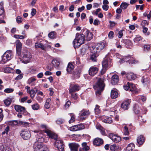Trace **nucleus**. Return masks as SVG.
<instances>
[{"label":"nucleus","instance_id":"864d4df0","mask_svg":"<svg viewBox=\"0 0 151 151\" xmlns=\"http://www.w3.org/2000/svg\"><path fill=\"white\" fill-rule=\"evenodd\" d=\"M9 130V126H7V127H6L4 130L3 132H2V134L3 135L4 134H5V133H6V134H7Z\"/></svg>","mask_w":151,"mask_h":151},{"label":"nucleus","instance_id":"bb28decb","mask_svg":"<svg viewBox=\"0 0 151 151\" xmlns=\"http://www.w3.org/2000/svg\"><path fill=\"white\" fill-rule=\"evenodd\" d=\"M118 93L116 89H114L111 91V98L116 99L118 97Z\"/></svg>","mask_w":151,"mask_h":151},{"label":"nucleus","instance_id":"09e8293b","mask_svg":"<svg viewBox=\"0 0 151 151\" xmlns=\"http://www.w3.org/2000/svg\"><path fill=\"white\" fill-rule=\"evenodd\" d=\"M32 106V109L34 110H37L40 107L39 105L37 103L33 104Z\"/></svg>","mask_w":151,"mask_h":151},{"label":"nucleus","instance_id":"412c9836","mask_svg":"<svg viewBox=\"0 0 151 151\" xmlns=\"http://www.w3.org/2000/svg\"><path fill=\"white\" fill-rule=\"evenodd\" d=\"M119 77L116 75H114L111 77V83L112 84L115 85L119 82Z\"/></svg>","mask_w":151,"mask_h":151},{"label":"nucleus","instance_id":"cd10ccee","mask_svg":"<svg viewBox=\"0 0 151 151\" xmlns=\"http://www.w3.org/2000/svg\"><path fill=\"white\" fill-rule=\"evenodd\" d=\"M138 106L137 105H135V106L134 107V111L135 114H139V113H141L142 114H146V108H144V111H140L139 109H137Z\"/></svg>","mask_w":151,"mask_h":151},{"label":"nucleus","instance_id":"5701e85b","mask_svg":"<svg viewBox=\"0 0 151 151\" xmlns=\"http://www.w3.org/2000/svg\"><path fill=\"white\" fill-rule=\"evenodd\" d=\"M74 68V66L72 63L70 62L68 64L66 70L68 73H71Z\"/></svg>","mask_w":151,"mask_h":151},{"label":"nucleus","instance_id":"f704fd0d","mask_svg":"<svg viewBox=\"0 0 151 151\" xmlns=\"http://www.w3.org/2000/svg\"><path fill=\"white\" fill-rule=\"evenodd\" d=\"M82 150L87 151L89 149V147L87 145V144L86 142H83L82 144Z\"/></svg>","mask_w":151,"mask_h":151},{"label":"nucleus","instance_id":"39448f33","mask_svg":"<svg viewBox=\"0 0 151 151\" xmlns=\"http://www.w3.org/2000/svg\"><path fill=\"white\" fill-rule=\"evenodd\" d=\"M13 57V54L12 50L6 51L2 57V61L4 63L11 60Z\"/></svg>","mask_w":151,"mask_h":151},{"label":"nucleus","instance_id":"de8ad7c7","mask_svg":"<svg viewBox=\"0 0 151 151\" xmlns=\"http://www.w3.org/2000/svg\"><path fill=\"white\" fill-rule=\"evenodd\" d=\"M96 128L97 129H99L100 130V132L101 134L102 135H104L105 134V132L104 130V128L101 126H96Z\"/></svg>","mask_w":151,"mask_h":151},{"label":"nucleus","instance_id":"ea45409f","mask_svg":"<svg viewBox=\"0 0 151 151\" xmlns=\"http://www.w3.org/2000/svg\"><path fill=\"white\" fill-rule=\"evenodd\" d=\"M149 81V79L147 76H145L142 77L141 81L143 84H147Z\"/></svg>","mask_w":151,"mask_h":151},{"label":"nucleus","instance_id":"0eeeda50","mask_svg":"<svg viewBox=\"0 0 151 151\" xmlns=\"http://www.w3.org/2000/svg\"><path fill=\"white\" fill-rule=\"evenodd\" d=\"M124 62H128L129 64H132V63L136 64L138 63V61L130 56L124 57L123 58H122V59L120 60V63H123Z\"/></svg>","mask_w":151,"mask_h":151},{"label":"nucleus","instance_id":"79ce46f5","mask_svg":"<svg viewBox=\"0 0 151 151\" xmlns=\"http://www.w3.org/2000/svg\"><path fill=\"white\" fill-rule=\"evenodd\" d=\"M103 121L106 123L111 124L112 122L113 121L111 117H108L104 119Z\"/></svg>","mask_w":151,"mask_h":151},{"label":"nucleus","instance_id":"9d476101","mask_svg":"<svg viewBox=\"0 0 151 151\" xmlns=\"http://www.w3.org/2000/svg\"><path fill=\"white\" fill-rule=\"evenodd\" d=\"M20 135L22 138L26 140L29 139L31 136L30 132L28 130H22Z\"/></svg>","mask_w":151,"mask_h":151},{"label":"nucleus","instance_id":"5fc2aeb1","mask_svg":"<svg viewBox=\"0 0 151 151\" xmlns=\"http://www.w3.org/2000/svg\"><path fill=\"white\" fill-rule=\"evenodd\" d=\"M137 99L138 100L141 99L143 102H144L146 100V97L143 96H140L137 98Z\"/></svg>","mask_w":151,"mask_h":151},{"label":"nucleus","instance_id":"c85d7f7f","mask_svg":"<svg viewBox=\"0 0 151 151\" xmlns=\"http://www.w3.org/2000/svg\"><path fill=\"white\" fill-rule=\"evenodd\" d=\"M35 46L36 48H40L43 50H44L45 49L44 45L40 42H36L35 43Z\"/></svg>","mask_w":151,"mask_h":151},{"label":"nucleus","instance_id":"c756f323","mask_svg":"<svg viewBox=\"0 0 151 151\" xmlns=\"http://www.w3.org/2000/svg\"><path fill=\"white\" fill-rule=\"evenodd\" d=\"M91 52L93 54L91 55L90 59L93 62H95L96 61V57L98 56L99 53H94L92 51L93 50L92 49H91Z\"/></svg>","mask_w":151,"mask_h":151},{"label":"nucleus","instance_id":"72a5a7b5","mask_svg":"<svg viewBox=\"0 0 151 151\" xmlns=\"http://www.w3.org/2000/svg\"><path fill=\"white\" fill-rule=\"evenodd\" d=\"M52 63L55 68L58 67L60 64L59 61L56 59H53L52 61Z\"/></svg>","mask_w":151,"mask_h":151},{"label":"nucleus","instance_id":"bf43d9fd","mask_svg":"<svg viewBox=\"0 0 151 151\" xmlns=\"http://www.w3.org/2000/svg\"><path fill=\"white\" fill-rule=\"evenodd\" d=\"M70 116H71V118L69 120V123L70 124L72 122H73L75 120V118L74 116L72 115V114H70Z\"/></svg>","mask_w":151,"mask_h":151},{"label":"nucleus","instance_id":"a878e982","mask_svg":"<svg viewBox=\"0 0 151 151\" xmlns=\"http://www.w3.org/2000/svg\"><path fill=\"white\" fill-rule=\"evenodd\" d=\"M126 76L127 79L129 80H134L136 78V75L132 72L127 73Z\"/></svg>","mask_w":151,"mask_h":151},{"label":"nucleus","instance_id":"473e14b6","mask_svg":"<svg viewBox=\"0 0 151 151\" xmlns=\"http://www.w3.org/2000/svg\"><path fill=\"white\" fill-rule=\"evenodd\" d=\"M129 88L131 91H136L137 90L136 86L130 83H129Z\"/></svg>","mask_w":151,"mask_h":151},{"label":"nucleus","instance_id":"8fccbe9b","mask_svg":"<svg viewBox=\"0 0 151 151\" xmlns=\"http://www.w3.org/2000/svg\"><path fill=\"white\" fill-rule=\"evenodd\" d=\"M143 39L140 36H137L134 39V41L136 42H139L140 41H142Z\"/></svg>","mask_w":151,"mask_h":151},{"label":"nucleus","instance_id":"4d7b16f0","mask_svg":"<svg viewBox=\"0 0 151 151\" xmlns=\"http://www.w3.org/2000/svg\"><path fill=\"white\" fill-rule=\"evenodd\" d=\"M117 146H116L115 145H113L110 146V150L112 151H115L117 148Z\"/></svg>","mask_w":151,"mask_h":151},{"label":"nucleus","instance_id":"774afa93","mask_svg":"<svg viewBox=\"0 0 151 151\" xmlns=\"http://www.w3.org/2000/svg\"><path fill=\"white\" fill-rule=\"evenodd\" d=\"M49 37L51 38H53L54 37V34L53 32H51L48 34Z\"/></svg>","mask_w":151,"mask_h":151},{"label":"nucleus","instance_id":"dca6fc26","mask_svg":"<svg viewBox=\"0 0 151 151\" xmlns=\"http://www.w3.org/2000/svg\"><path fill=\"white\" fill-rule=\"evenodd\" d=\"M69 146L71 151H78L79 145L76 143H70L69 144Z\"/></svg>","mask_w":151,"mask_h":151},{"label":"nucleus","instance_id":"e433bc0d","mask_svg":"<svg viewBox=\"0 0 151 151\" xmlns=\"http://www.w3.org/2000/svg\"><path fill=\"white\" fill-rule=\"evenodd\" d=\"M124 42L128 46L127 47L129 48L130 47V46H131L132 45V43L131 41L129 40H122L121 41V42Z\"/></svg>","mask_w":151,"mask_h":151},{"label":"nucleus","instance_id":"a211bd4d","mask_svg":"<svg viewBox=\"0 0 151 151\" xmlns=\"http://www.w3.org/2000/svg\"><path fill=\"white\" fill-rule=\"evenodd\" d=\"M98 70V69L97 68L92 66L89 69V73L90 75L93 76L97 73Z\"/></svg>","mask_w":151,"mask_h":151},{"label":"nucleus","instance_id":"f03ea898","mask_svg":"<svg viewBox=\"0 0 151 151\" xmlns=\"http://www.w3.org/2000/svg\"><path fill=\"white\" fill-rule=\"evenodd\" d=\"M85 40V36L82 34H76V37L74 40L73 43L75 48L79 47L81 44L84 43Z\"/></svg>","mask_w":151,"mask_h":151},{"label":"nucleus","instance_id":"1a4fd4ad","mask_svg":"<svg viewBox=\"0 0 151 151\" xmlns=\"http://www.w3.org/2000/svg\"><path fill=\"white\" fill-rule=\"evenodd\" d=\"M111 59L110 58L104 59L102 61V65L104 68L108 69L111 67Z\"/></svg>","mask_w":151,"mask_h":151},{"label":"nucleus","instance_id":"3c124183","mask_svg":"<svg viewBox=\"0 0 151 151\" xmlns=\"http://www.w3.org/2000/svg\"><path fill=\"white\" fill-rule=\"evenodd\" d=\"M71 104V102L69 101H68L65 103V104L64 106V109H66L68 108Z\"/></svg>","mask_w":151,"mask_h":151},{"label":"nucleus","instance_id":"338daca9","mask_svg":"<svg viewBox=\"0 0 151 151\" xmlns=\"http://www.w3.org/2000/svg\"><path fill=\"white\" fill-rule=\"evenodd\" d=\"M124 89L126 90H127L129 88V82H128L126 85L124 86Z\"/></svg>","mask_w":151,"mask_h":151},{"label":"nucleus","instance_id":"13d9d810","mask_svg":"<svg viewBox=\"0 0 151 151\" xmlns=\"http://www.w3.org/2000/svg\"><path fill=\"white\" fill-rule=\"evenodd\" d=\"M4 12L3 6L0 4V16L3 14Z\"/></svg>","mask_w":151,"mask_h":151},{"label":"nucleus","instance_id":"6e6d98bb","mask_svg":"<svg viewBox=\"0 0 151 151\" xmlns=\"http://www.w3.org/2000/svg\"><path fill=\"white\" fill-rule=\"evenodd\" d=\"M14 91V89L11 88H7L4 89V92L7 93H12Z\"/></svg>","mask_w":151,"mask_h":151},{"label":"nucleus","instance_id":"a18cd8bd","mask_svg":"<svg viewBox=\"0 0 151 151\" xmlns=\"http://www.w3.org/2000/svg\"><path fill=\"white\" fill-rule=\"evenodd\" d=\"M100 107L99 106L96 105V107L95 109V113L96 114H98L100 113V110L99 109Z\"/></svg>","mask_w":151,"mask_h":151},{"label":"nucleus","instance_id":"f8f14e48","mask_svg":"<svg viewBox=\"0 0 151 151\" xmlns=\"http://www.w3.org/2000/svg\"><path fill=\"white\" fill-rule=\"evenodd\" d=\"M84 125L83 124H80L74 125L70 128V130L72 131H75L84 129Z\"/></svg>","mask_w":151,"mask_h":151},{"label":"nucleus","instance_id":"b1692460","mask_svg":"<svg viewBox=\"0 0 151 151\" xmlns=\"http://www.w3.org/2000/svg\"><path fill=\"white\" fill-rule=\"evenodd\" d=\"M93 143L95 145L99 146L103 144V141L101 138H96L94 140Z\"/></svg>","mask_w":151,"mask_h":151},{"label":"nucleus","instance_id":"aec40b11","mask_svg":"<svg viewBox=\"0 0 151 151\" xmlns=\"http://www.w3.org/2000/svg\"><path fill=\"white\" fill-rule=\"evenodd\" d=\"M16 111L18 112H24L25 111V108L19 105H16L14 106Z\"/></svg>","mask_w":151,"mask_h":151},{"label":"nucleus","instance_id":"4be33fe9","mask_svg":"<svg viewBox=\"0 0 151 151\" xmlns=\"http://www.w3.org/2000/svg\"><path fill=\"white\" fill-rule=\"evenodd\" d=\"M37 91V89L35 88L31 90H27V92L29 93L30 97L32 99H33L34 98Z\"/></svg>","mask_w":151,"mask_h":151},{"label":"nucleus","instance_id":"6ab92c4d","mask_svg":"<svg viewBox=\"0 0 151 151\" xmlns=\"http://www.w3.org/2000/svg\"><path fill=\"white\" fill-rule=\"evenodd\" d=\"M137 142L138 144L139 147L142 145L145 142V139L143 136L140 135L137 137Z\"/></svg>","mask_w":151,"mask_h":151},{"label":"nucleus","instance_id":"4c0bfd02","mask_svg":"<svg viewBox=\"0 0 151 151\" xmlns=\"http://www.w3.org/2000/svg\"><path fill=\"white\" fill-rule=\"evenodd\" d=\"M12 101V99H11L8 98L4 100V103L5 105L8 106L11 104Z\"/></svg>","mask_w":151,"mask_h":151},{"label":"nucleus","instance_id":"423d86ee","mask_svg":"<svg viewBox=\"0 0 151 151\" xmlns=\"http://www.w3.org/2000/svg\"><path fill=\"white\" fill-rule=\"evenodd\" d=\"M105 47V44L104 42L97 43L92 47L91 49L93 52L98 53L101 51Z\"/></svg>","mask_w":151,"mask_h":151},{"label":"nucleus","instance_id":"4468645a","mask_svg":"<svg viewBox=\"0 0 151 151\" xmlns=\"http://www.w3.org/2000/svg\"><path fill=\"white\" fill-rule=\"evenodd\" d=\"M90 114V112L88 110L83 109L80 112V114L81 117V119H84Z\"/></svg>","mask_w":151,"mask_h":151},{"label":"nucleus","instance_id":"603ef678","mask_svg":"<svg viewBox=\"0 0 151 151\" xmlns=\"http://www.w3.org/2000/svg\"><path fill=\"white\" fill-rule=\"evenodd\" d=\"M124 134L125 135H128L129 134V132L127 126H125L124 127Z\"/></svg>","mask_w":151,"mask_h":151},{"label":"nucleus","instance_id":"9b49d317","mask_svg":"<svg viewBox=\"0 0 151 151\" xmlns=\"http://www.w3.org/2000/svg\"><path fill=\"white\" fill-rule=\"evenodd\" d=\"M109 137L113 142L116 143L119 142L121 140V138L119 136L113 133L109 134Z\"/></svg>","mask_w":151,"mask_h":151},{"label":"nucleus","instance_id":"20e7f679","mask_svg":"<svg viewBox=\"0 0 151 151\" xmlns=\"http://www.w3.org/2000/svg\"><path fill=\"white\" fill-rule=\"evenodd\" d=\"M21 56L22 58L19 59L20 60L25 64L29 63L32 58L31 53L27 50L23 51Z\"/></svg>","mask_w":151,"mask_h":151},{"label":"nucleus","instance_id":"680f3d73","mask_svg":"<svg viewBox=\"0 0 151 151\" xmlns=\"http://www.w3.org/2000/svg\"><path fill=\"white\" fill-rule=\"evenodd\" d=\"M64 122V120L62 119H59L56 121V122L58 124H62Z\"/></svg>","mask_w":151,"mask_h":151},{"label":"nucleus","instance_id":"37998d69","mask_svg":"<svg viewBox=\"0 0 151 151\" xmlns=\"http://www.w3.org/2000/svg\"><path fill=\"white\" fill-rule=\"evenodd\" d=\"M1 151H11V149L8 147H5L2 145L1 147Z\"/></svg>","mask_w":151,"mask_h":151},{"label":"nucleus","instance_id":"f3484780","mask_svg":"<svg viewBox=\"0 0 151 151\" xmlns=\"http://www.w3.org/2000/svg\"><path fill=\"white\" fill-rule=\"evenodd\" d=\"M80 86L78 85H74L73 86L70 87L69 89V93H71L78 91L80 89Z\"/></svg>","mask_w":151,"mask_h":151},{"label":"nucleus","instance_id":"2f4dec72","mask_svg":"<svg viewBox=\"0 0 151 151\" xmlns=\"http://www.w3.org/2000/svg\"><path fill=\"white\" fill-rule=\"evenodd\" d=\"M134 145L132 143H130L127 145L126 148V151H132L133 150L134 148Z\"/></svg>","mask_w":151,"mask_h":151},{"label":"nucleus","instance_id":"2eb2a0df","mask_svg":"<svg viewBox=\"0 0 151 151\" xmlns=\"http://www.w3.org/2000/svg\"><path fill=\"white\" fill-rule=\"evenodd\" d=\"M131 102V100L130 99H127L124 101L121 104V107L124 110L128 109Z\"/></svg>","mask_w":151,"mask_h":151},{"label":"nucleus","instance_id":"6e6552de","mask_svg":"<svg viewBox=\"0 0 151 151\" xmlns=\"http://www.w3.org/2000/svg\"><path fill=\"white\" fill-rule=\"evenodd\" d=\"M34 133H37L36 135L37 140V141L35 143H40L41 144L44 142V138L43 137L44 135L41 133V132L40 131H34Z\"/></svg>","mask_w":151,"mask_h":151},{"label":"nucleus","instance_id":"c9c22d12","mask_svg":"<svg viewBox=\"0 0 151 151\" xmlns=\"http://www.w3.org/2000/svg\"><path fill=\"white\" fill-rule=\"evenodd\" d=\"M4 72L7 73H12L13 72V69L10 67H6L4 68Z\"/></svg>","mask_w":151,"mask_h":151},{"label":"nucleus","instance_id":"a19ab883","mask_svg":"<svg viewBox=\"0 0 151 151\" xmlns=\"http://www.w3.org/2000/svg\"><path fill=\"white\" fill-rule=\"evenodd\" d=\"M129 4L125 2H123L120 6V7L123 9H127Z\"/></svg>","mask_w":151,"mask_h":151},{"label":"nucleus","instance_id":"ddd939ff","mask_svg":"<svg viewBox=\"0 0 151 151\" xmlns=\"http://www.w3.org/2000/svg\"><path fill=\"white\" fill-rule=\"evenodd\" d=\"M16 43L17 53L18 55H19L21 54L22 44L19 40H17Z\"/></svg>","mask_w":151,"mask_h":151},{"label":"nucleus","instance_id":"e2e57ef3","mask_svg":"<svg viewBox=\"0 0 151 151\" xmlns=\"http://www.w3.org/2000/svg\"><path fill=\"white\" fill-rule=\"evenodd\" d=\"M114 32L112 31H110L109 33L108 34V37H109L111 39H112L114 37Z\"/></svg>","mask_w":151,"mask_h":151},{"label":"nucleus","instance_id":"7ed1b4c3","mask_svg":"<svg viewBox=\"0 0 151 151\" xmlns=\"http://www.w3.org/2000/svg\"><path fill=\"white\" fill-rule=\"evenodd\" d=\"M105 80L104 78H99L96 84L94 86V89L97 90V91L96 92V95L100 94L101 91L104 89L105 85L104 82Z\"/></svg>","mask_w":151,"mask_h":151},{"label":"nucleus","instance_id":"c03bdc74","mask_svg":"<svg viewBox=\"0 0 151 151\" xmlns=\"http://www.w3.org/2000/svg\"><path fill=\"white\" fill-rule=\"evenodd\" d=\"M71 94V98L74 100H77L78 99V94L77 93H70Z\"/></svg>","mask_w":151,"mask_h":151},{"label":"nucleus","instance_id":"49530a36","mask_svg":"<svg viewBox=\"0 0 151 151\" xmlns=\"http://www.w3.org/2000/svg\"><path fill=\"white\" fill-rule=\"evenodd\" d=\"M80 73L78 70L76 69L75 70L74 72L73 73V75L75 78H78L80 76Z\"/></svg>","mask_w":151,"mask_h":151},{"label":"nucleus","instance_id":"f257e3e1","mask_svg":"<svg viewBox=\"0 0 151 151\" xmlns=\"http://www.w3.org/2000/svg\"><path fill=\"white\" fill-rule=\"evenodd\" d=\"M49 137L55 140V146L58 148L59 151H64V145L63 141L58 139L57 135L53 133L50 130L46 129L45 131Z\"/></svg>","mask_w":151,"mask_h":151},{"label":"nucleus","instance_id":"0e129e2a","mask_svg":"<svg viewBox=\"0 0 151 151\" xmlns=\"http://www.w3.org/2000/svg\"><path fill=\"white\" fill-rule=\"evenodd\" d=\"M16 21L17 23H20L22 21V19L20 16H18L16 19Z\"/></svg>","mask_w":151,"mask_h":151},{"label":"nucleus","instance_id":"052dcab7","mask_svg":"<svg viewBox=\"0 0 151 151\" xmlns=\"http://www.w3.org/2000/svg\"><path fill=\"white\" fill-rule=\"evenodd\" d=\"M144 50L145 51H147L150 49V46L148 44L145 45L144 46Z\"/></svg>","mask_w":151,"mask_h":151},{"label":"nucleus","instance_id":"69168bd1","mask_svg":"<svg viewBox=\"0 0 151 151\" xmlns=\"http://www.w3.org/2000/svg\"><path fill=\"white\" fill-rule=\"evenodd\" d=\"M123 31V30H120L119 32L118 36V37L119 38H122L123 36V32H122Z\"/></svg>","mask_w":151,"mask_h":151},{"label":"nucleus","instance_id":"58836bf2","mask_svg":"<svg viewBox=\"0 0 151 151\" xmlns=\"http://www.w3.org/2000/svg\"><path fill=\"white\" fill-rule=\"evenodd\" d=\"M51 100V99L50 98L47 99L45 105V108L48 109L50 108V102Z\"/></svg>","mask_w":151,"mask_h":151},{"label":"nucleus","instance_id":"7c9ffc66","mask_svg":"<svg viewBox=\"0 0 151 151\" xmlns=\"http://www.w3.org/2000/svg\"><path fill=\"white\" fill-rule=\"evenodd\" d=\"M36 80V79L35 78L33 77L30 78L27 81V83L29 85L34 86L35 84V81Z\"/></svg>","mask_w":151,"mask_h":151},{"label":"nucleus","instance_id":"393cba45","mask_svg":"<svg viewBox=\"0 0 151 151\" xmlns=\"http://www.w3.org/2000/svg\"><path fill=\"white\" fill-rule=\"evenodd\" d=\"M86 38V39L88 41L91 40L93 37V35L92 33L90 31L86 30V34L84 35Z\"/></svg>","mask_w":151,"mask_h":151}]
</instances>
